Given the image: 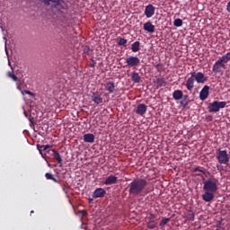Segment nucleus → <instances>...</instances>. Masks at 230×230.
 <instances>
[{"label": "nucleus", "instance_id": "33", "mask_svg": "<svg viewBox=\"0 0 230 230\" xmlns=\"http://www.w3.org/2000/svg\"><path fill=\"white\" fill-rule=\"evenodd\" d=\"M226 64H227V62H229L230 60V51L228 53H226V55H224L222 58H220Z\"/></svg>", "mask_w": 230, "mask_h": 230}, {"label": "nucleus", "instance_id": "23", "mask_svg": "<svg viewBox=\"0 0 230 230\" xmlns=\"http://www.w3.org/2000/svg\"><path fill=\"white\" fill-rule=\"evenodd\" d=\"M140 46H141V42H139V41H135V42L131 45V50L133 51V53H137V51H139V49H141Z\"/></svg>", "mask_w": 230, "mask_h": 230}, {"label": "nucleus", "instance_id": "37", "mask_svg": "<svg viewBox=\"0 0 230 230\" xmlns=\"http://www.w3.org/2000/svg\"><path fill=\"white\" fill-rule=\"evenodd\" d=\"M84 52L89 55V53L91 52V49L89 47H85Z\"/></svg>", "mask_w": 230, "mask_h": 230}, {"label": "nucleus", "instance_id": "32", "mask_svg": "<svg viewBox=\"0 0 230 230\" xmlns=\"http://www.w3.org/2000/svg\"><path fill=\"white\" fill-rule=\"evenodd\" d=\"M170 218L168 217H163L161 222H160V227H164L168 222H170Z\"/></svg>", "mask_w": 230, "mask_h": 230}, {"label": "nucleus", "instance_id": "8", "mask_svg": "<svg viewBox=\"0 0 230 230\" xmlns=\"http://www.w3.org/2000/svg\"><path fill=\"white\" fill-rule=\"evenodd\" d=\"M44 4H49L50 3L55 4V8L61 12V10L66 9V2L63 0H44Z\"/></svg>", "mask_w": 230, "mask_h": 230}, {"label": "nucleus", "instance_id": "1", "mask_svg": "<svg viewBox=\"0 0 230 230\" xmlns=\"http://www.w3.org/2000/svg\"><path fill=\"white\" fill-rule=\"evenodd\" d=\"M202 199L204 202H211L215 199V193L218 191V179L211 175L208 179L203 178Z\"/></svg>", "mask_w": 230, "mask_h": 230}, {"label": "nucleus", "instance_id": "11", "mask_svg": "<svg viewBox=\"0 0 230 230\" xmlns=\"http://www.w3.org/2000/svg\"><path fill=\"white\" fill-rule=\"evenodd\" d=\"M105 91L109 93V94H114V91H116V84L114 81H109L104 84Z\"/></svg>", "mask_w": 230, "mask_h": 230}, {"label": "nucleus", "instance_id": "24", "mask_svg": "<svg viewBox=\"0 0 230 230\" xmlns=\"http://www.w3.org/2000/svg\"><path fill=\"white\" fill-rule=\"evenodd\" d=\"M148 229H155L157 227V222L154 218H149V221L147 223Z\"/></svg>", "mask_w": 230, "mask_h": 230}, {"label": "nucleus", "instance_id": "7", "mask_svg": "<svg viewBox=\"0 0 230 230\" xmlns=\"http://www.w3.org/2000/svg\"><path fill=\"white\" fill-rule=\"evenodd\" d=\"M226 63L220 58L218 60L216 61L212 67L213 73H223L222 69H226Z\"/></svg>", "mask_w": 230, "mask_h": 230}, {"label": "nucleus", "instance_id": "36", "mask_svg": "<svg viewBox=\"0 0 230 230\" xmlns=\"http://www.w3.org/2000/svg\"><path fill=\"white\" fill-rule=\"evenodd\" d=\"M79 214L82 215V217H87V211L86 210H79Z\"/></svg>", "mask_w": 230, "mask_h": 230}, {"label": "nucleus", "instance_id": "10", "mask_svg": "<svg viewBox=\"0 0 230 230\" xmlns=\"http://www.w3.org/2000/svg\"><path fill=\"white\" fill-rule=\"evenodd\" d=\"M208 96H209V86L205 85L203 86V88L199 93V100H201V102H205V100H208Z\"/></svg>", "mask_w": 230, "mask_h": 230}, {"label": "nucleus", "instance_id": "6", "mask_svg": "<svg viewBox=\"0 0 230 230\" xmlns=\"http://www.w3.org/2000/svg\"><path fill=\"white\" fill-rule=\"evenodd\" d=\"M126 64L128 67H137L141 64V59L137 56H129L126 58Z\"/></svg>", "mask_w": 230, "mask_h": 230}, {"label": "nucleus", "instance_id": "21", "mask_svg": "<svg viewBox=\"0 0 230 230\" xmlns=\"http://www.w3.org/2000/svg\"><path fill=\"white\" fill-rule=\"evenodd\" d=\"M131 80L135 84H139L141 82V76L139 75V73L132 72V74H131Z\"/></svg>", "mask_w": 230, "mask_h": 230}, {"label": "nucleus", "instance_id": "41", "mask_svg": "<svg viewBox=\"0 0 230 230\" xmlns=\"http://www.w3.org/2000/svg\"><path fill=\"white\" fill-rule=\"evenodd\" d=\"M93 199H91V198H90V199H88V201H89V203H90V204H91V202H93Z\"/></svg>", "mask_w": 230, "mask_h": 230}, {"label": "nucleus", "instance_id": "40", "mask_svg": "<svg viewBox=\"0 0 230 230\" xmlns=\"http://www.w3.org/2000/svg\"><path fill=\"white\" fill-rule=\"evenodd\" d=\"M196 175H197L198 177H202V181H204V176H203L202 174H200V172H198Z\"/></svg>", "mask_w": 230, "mask_h": 230}, {"label": "nucleus", "instance_id": "43", "mask_svg": "<svg viewBox=\"0 0 230 230\" xmlns=\"http://www.w3.org/2000/svg\"><path fill=\"white\" fill-rule=\"evenodd\" d=\"M29 121H31V123H33V120H31V118L29 119Z\"/></svg>", "mask_w": 230, "mask_h": 230}, {"label": "nucleus", "instance_id": "25", "mask_svg": "<svg viewBox=\"0 0 230 230\" xmlns=\"http://www.w3.org/2000/svg\"><path fill=\"white\" fill-rule=\"evenodd\" d=\"M7 76L13 79V82H19V77L13 74V70L7 73Z\"/></svg>", "mask_w": 230, "mask_h": 230}, {"label": "nucleus", "instance_id": "18", "mask_svg": "<svg viewBox=\"0 0 230 230\" xmlns=\"http://www.w3.org/2000/svg\"><path fill=\"white\" fill-rule=\"evenodd\" d=\"M83 137L84 143H94L95 137L93 133L84 134Z\"/></svg>", "mask_w": 230, "mask_h": 230}, {"label": "nucleus", "instance_id": "35", "mask_svg": "<svg viewBox=\"0 0 230 230\" xmlns=\"http://www.w3.org/2000/svg\"><path fill=\"white\" fill-rule=\"evenodd\" d=\"M90 67H96V61L94 59H91Z\"/></svg>", "mask_w": 230, "mask_h": 230}, {"label": "nucleus", "instance_id": "26", "mask_svg": "<svg viewBox=\"0 0 230 230\" xmlns=\"http://www.w3.org/2000/svg\"><path fill=\"white\" fill-rule=\"evenodd\" d=\"M45 177H46V179H47L48 181H53V182H58V180H57V179L55 178V176H53L52 173L47 172V173H45Z\"/></svg>", "mask_w": 230, "mask_h": 230}, {"label": "nucleus", "instance_id": "19", "mask_svg": "<svg viewBox=\"0 0 230 230\" xmlns=\"http://www.w3.org/2000/svg\"><path fill=\"white\" fill-rule=\"evenodd\" d=\"M183 95L184 94L182 93V91H181V90H175L172 93V98H173V100H176L177 102H179V100H182Z\"/></svg>", "mask_w": 230, "mask_h": 230}, {"label": "nucleus", "instance_id": "14", "mask_svg": "<svg viewBox=\"0 0 230 230\" xmlns=\"http://www.w3.org/2000/svg\"><path fill=\"white\" fill-rule=\"evenodd\" d=\"M92 102H94L96 105H100V103H103V98H102V94L100 92H94L92 95Z\"/></svg>", "mask_w": 230, "mask_h": 230}, {"label": "nucleus", "instance_id": "29", "mask_svg": "<svg viewBox=\"0 0 230 230\" xmlns=\"http://www.w3.org/2000/svg\"><path fill=\"white\" fill-rule=\"evenodd\" d=\"M117 41L119 46H127V42H128L127 39L119 37L117 39Z\"/></svg>", "mask_w": 230, "mask_h": 230}, {"label": "nucleus", "instance_id": "42", "mask_svg": "<svg viewBox=\"0 0 230 230\" xmlns=\"http://www.w3.org/2000/svg\"><path fill=\"white\" fill-rule=\"evenodd\" d=\"M23 114L26 116V118H28V113L26 111H24Z\"/></svg>", "mask_w": 230, "mask_h": 230}, {"label": "nucleus", "instance_id": "5", "mask_svg": "<svg viewBox=\"0 0 230 230\" xmlns=\"http://www.w3.org/2000/svg\"><path fill=\"white\" fill-rule=\"evenodd\" d=\"M216 159H217L219 164H227L229 163V154L226 150L218 149L216 153Z\"/></svg>", "mask_w": 230, "mask_h": 230}, {"label": "nucleus", "instance_id": "13", "mask_svg": "<svg viewBox=\"0 0 230 230\" xmlns=\"http://www.w3.org/2000/svg\"><path fill=\"white\" fill-rule=\"evenodd\" d=\"M146 111H148V107L146 104L140 103L137 106L136 114L138 116H145Z\"/></svg>", "mask_w": 230, "mask_h": 230}, {"label": "nucleus", "instance_id": "38", "mask_svg": "<svg viewBox=\"0 0 230 230\" xmlns=\"http://www.w3.org/2000/svg\"><path fill=\"white\" fill-rule=\"evenodd\" d=\"M217 169L219 171V172H222L224 170V166L222 165H217Z\"/></svg>", "mask_w": 230, "mask_h": 230}, {"label": "nucleus", "instance_id": "3", "mask_svg": "<svg viewBox=\"0 0 230 230\" xmlns=\"http://www.w3.org/2000/svg\"><path fill=\"white\" fill-rule=\"evenodd\" d=\"M195 82H197V84H206V82H208V76H206L202 72L190 73V77L187 79L185 84L189 91H193V87H195Z\"/></svg>", "mask_w": 230, "mask_h": 230}, {"label": "nucleus", "instance_id": "28", "mask_svg": "<svg viewBox=\"0 0 230 230\" xmlns=\"http://www.w3.org/2000/svg\"><path fill=\"white\" fill-rule=\"evenodd\" d=\"M157 85L158 87H166V79L164 78L157 79Z\"/></svg>", "mask_w": 230, "mask_h": 230}, {"label": "nucleus", "instance_id": "30", "mask_svg": "<svg viewBox=\"0 0 230 230\" xmlns=\"http://www.w3.org/2000/svg\"><path fill=\"white\" fill-rule=\"evenodd\" d=\"M192 172H193V173L199 172L200 173H203L204 175H206V169H204V167L198 166V167L194 168L192 170Z\"/></svg>", "mask_w": 230, "mask_h": 230}, {"label": "nucleus", "instance_id": "2", "mask_svg": "<svg viewBox=\"0 0 230 230\" xmlns=\"http://www.w3.org/2000/svg\"><path fill=\"white\" fill-rule=\"evenodd\" d=\"M146 186H148V181L146 179H134L128 186V193L131 197H138V195H141L145 191Z\"/></svg>", "mask_w": 230, "mask_h": 230}, {"label": "nucleus", "instance_id": "20", "mask_svg": "<svg viewBox=\"0 0 230 230\" xmlns=\"http://www.w3.org/2000/svg\"><path fill=\"white\" fill-rule=\"evenodd\" d=\"M180 105L181 107L186 108L188 105H190V96L189 95H183L181 98V101L180 102Z\"/></svg>", "mask_w": 230, "mask_h": 230}, {"label": "nucleus", "instance_id": "4", "mask_svg": "<svg viewBox=\"0 0 230 230\" xmlns=\"http://www.w3.org/2000/svg\"><path fill=\"white\" fill-rule=\"evenodd\" d=\"M227 105L226 102H218L214 101L213 102L209 103L208 107V112H220V109H225V107Z\"/></svg>", "mask_w": 230, "mask_h": 230}, {"label": "nucleus", "instance_id": "22", "mask_svg": "<svg viewBox=\"0 0 230 230\" xmlns=\"http://www.w3.org/2000/svg\"><path fill=\"white\" fill-rule=\"evenodd\" d=\"M52 146H51V145H46V146L37 145V148H38L40 154H42V152H46V151L49 150V148H51Z\"/></svg>", "mask_w": 230, "mask_h": 230}, {"label": "nucleus", "instance_id": "31", "mask_svg": "<svg viewBox=\"0 0 230 230\" xmlns=\"http://www.w3.org/2000/svg\"><path fill=\"white\" fill-rule=\"evenodd\" d=\"M173 25L176 26V28H181V26H182V20L181 18L175 19Z\"/></svg>", "mask_w": 230, "mask_h": 230}, {"label": "nucleus", "instance_id": "34", "mask_svg": "<svg viewBox=\"0 0 230 230\" xmlns=\"http://www.w3.org/2000/svg\"><path fill=\"white\" fill-rule=\"evenodd\" d=\"M22 94H29L30 96H35V93L28 90H25L24 92L22 91Z\"/></svg>", "mask_w": 230, "mask_h": 230}, {"label": "nucleus", "instance_id": "27", "mask_svg": "<svg viewBox=\"0 0 230 230\" xmlns=\"http://www.w3.org/2000/svg\"><path fill=\"white\" fill-rule=\"evenodd\" d=\"M187 220L189 222H193L195 220V214L193 213V211L190 210L188 212V215H187Z\"/></svg>", "mask_w": 230, "mask_h": 230}, {"label": "nucleus", "instance_id": "16", "mask_svg": "<svg viewBox=\"0 0 230 230\" xmlns=\"http://www.w3.org/2000/svg\"><path fill=\"white\" fill-rule=\"evenodd\" d=\"M116 182H118V177L114 175L108 176L104 181L105 186H111L112 184H116Z\"/></svg>", "mask_w": 230, "mask_h": 230}, {"label": "nucleus", "instance_id": "39", "mask_svg": "<svg viewBox=\"0 0 230 230\" xmlns=\"http://www.w3.org/2000/svg\"><path fill=\"white\" fill-rule=\"evenodd\" d=\"M226 10L230 13V2L227 3Z\"/></svg>", "mask_w": 230, "mask_h": 230}, {"label": "nucleus", "instance_id": "17", "mask_svg": "<svg viewBox=\"0 0 230 230\" xmlns=\"http://www.w3.org/2000/svg\"><path fill=\"white\" fill-rule=\"evenodd\" d=\"M51 152L54 159L58 163L59 166H62L63 160H62V156L60 155V153H58V151L55 149H52Z\"/></svg>", "mask_w": 230, "mask_h": 230}, {"label": "nucleus", "instance_id": "44", "mask_svg": "<svg viewBox=\"0 0 230 230\" xmlns=\"http://www.w3.org/2000/svg\"><path fill=\"white\" fill-rule=\"evenodd\" d=\"M17 89H21V87L17 86Z\"/></svg>", "mask_w": 230, "mask_h": 230}, {"label": "nucleus", "instance_id": "12", "mask_svg": "<svg viewBox=\"0 0 230 230\" xmlns=\"http://www.w3.org/2000/svg\"><path fill=\"white\" fill-rule=\"evenodd\" d=\"M155 14V6H153L152 4H148L147 6H146L145 15H146V17H147V19L154 17Z\"/></svg>", "mask_w": 230, "mask_h": 230}, {"label": "nucleus", "instance_id": "9", "mask_svg": "<svg viewBox=\"0 0 230 230\" xmlns=\"http://www.w3.org/2000/svg\"><path fill=\"white\" fill-rule=\"evenodd\" d=\"M107 193V190L103 188H97L93 193V199H103Z\"/></svg>", "mask_w": 230, "mask_h": 230}, {"label": "nucleus", "instance_id": "15", "mask_svg": "<svg viewBox=\"0 0 230 230\" xmlns=\"http://www.w3.org/2000/svg\"><path fill=\"white\" fill-rule=\"evenodd\" d=\"M143 28L145 31H147V33H154L155 31V25H153L152 22L144 23Z\"/></svg>", "mask_w": 230, "mask_h": 230}]
</instances>
